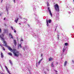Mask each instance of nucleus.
Returning <instances> with one entry per match:
<instances>
[{
	"label": "nucleus",
	"instance_id": "nucleus-1",
	"mask_svg": "<svg viewBox=\"0 0 74 74\" xmlns=\"http://www.w3.org/2000/svg\"><path fill=\"white\" fill-rule=\"evenodd\" d=\"M8 48L11 52H13L14 56H16V57H18L19 56V54H20L19 52L18 51H16V50L15 49L12 50L10 47H8Z\"/></svg>",
	"mask_w": 74,
	"mask_h": 74
},
{
	"label": "nucleus",
	"instance_id": "nucleus-2",
	"mask_svg": "<svg viewBox=\"0 0 74 74\" xmlns=\"http://www.w3.org/2000/svg\"><path fill=\"white\" fill-rule=\"evenodd\" d=\"M54 8L57 11L59 12V5L57 4H56L54 5Z\"/></svg>",
	"mask_w": 74,
	"mask_h": 74
},
{
	"label": "nucleus",
	"instance_id": "nucleus-3",
	"mask_svg": "<svg viewBox=\"0 0 74 74\" xmlns=\"http://www.w3.org/2000/svg\"><path fill=\"white\" fill-rule=\"evenodd\" d=\"M5 34L4 32H3V34H2L1 36L0 35V38H1V40H2V41H4V39L3 38Z\"/></svg>",
	"mask_w": 74,
	"mask_h": 74
},
{
	"label": "nucleus",
	"instance_id": "nucleus-4",
	"mask_svg": "<svg viewBox=\"0 0 74 74\" xmlns=\"http://www.w3.org/2000/svg\"><path fill=\"white\" fill-rule=\"evenodd\" d=\"M3 43H4V45H1V44H0V45L1 47H3V46H2V45H5L6 47H7V42H5V41L3 40Z\"/></svg>",
	"mask_w": 74,
	"mask_h": 74
},
{
	"label": "nucleus",
	"instance_id": "nucleus-5",
	"mask_svg": "<svg viewBox=\"0 0 74 74\" xmlns=\"http://www.w3.org/2000/svg\"><path fill=\"white\" fill-rule=\"evenodd\" d=\"M48 10L49 11V13L51 16H52V13H51V10H50V9H49V8H48Z\"/></svg>",
	"mask_w": 74,
	"mask_h": 74
},
{
	"label": "nucleus",
	"instance_id": "nucleus-6",
	"mask_svg": "<svg viewBox=\"0 0 74 74\" xmlns=\"http://www.w3.org/2000/svg\"><path fill=\"white\" fill-rule=\"evenodd\" d=\"M18 20H19V18H18L17 17H16V18H15V19L14 20V22L16 23H17V22H18Z\"/></svg>",
	"mask_w": 74,
	"mask_h": 74
},
{
	"label": "nucleus",
	"instance_id": "nucleus-7",
	"mask_svg": "<svg viewBox=\"0 0 74 74\" xmlns=\"http://www.w3.org/2000/svg\"><path fill=\"white\" fill-rule=\"evenodd\" d=\"M5 67L8 73H9V74H11V73H10V71L8 70V69L7 68V66H5Z\"/></svg>",
	"mask_w": 74,
	"mask_h": 74
},
{
	"label": "nucleus",
	"instance_id": "nucleus-8",
	"mask_svg": "<svg viewBox=\"0 0 74 74\" xmlns=\"http://www.w3.org/2000/svg\"><path fill=\"white\" fill-rule=\"evenodd\" d=\"M53 58H52V57H50L49 58V62H50V61H52V60H53Z\"/></svg>",
	"mask_w": 74,
	"mask_h": 74
},
{
	"label": "nucleus",
	"instance_id": "nucleus-9",
	"mask_svg": "<svg viewBox=\"0 0 74 74\" xmlns=\"http://www.w3.org/2000/svg\"><path fill=\"white\" fill-rule=\"evenodd\" d=\"M14 45L15 46H16V40H14Z\"/></svg>",
	"mask_w": 74,
	"mask_h": 74
},
{
	"label": "nucleus",
	"instance_id": "nucleus-10",
	"mask_svg": "<svg viewBox=\"0 0 74 74\" xmlns=\"http://www.w3.org/2000/svg\"><path fill=\"white\" fill-rule=\"evenodd\" d=\"M9 36L11 38H13V36H12V35H11V34H9Z\"/></svg>",
	"mask_w": 74,
	"mask_h": 74
},
{
	"label": "nucleus",
	"instance_id": "nucleus-11",
	"mask_svg": "<svg viewBox=\"0 0 74 74\" xmlns=\"http://www.w3.org/2000/svg\"><path fill=\"white\" fill-rule=\"evenodd\" d=\"M67 64V61H65L64 64V66H66Z\"/></svg>",
	"mask_w": 74,
	"mask_h": 74
},
{
	"label": "nucleus",
	"instance_id": "nucleus-12",
	"mask_svg": "<svg viewBox=\"0 0 74 74\" xmlns=\"http://www.w3.org/2000/svg\"><path fill=\"white\" fill-rule=\"evenodd\" d=\"M42 59H43L42 58V59L40 60L38 62V64H40V63H41V62L42 60Z\"/></svg>",
	"mask_w": 74,
	"mask_h": 74
},
{
	"label": "nucleus",
	"instance_id": "nucleus-13",
	"mask_svg": "<svg viewBox=\"0 0 74 74\" xmlns=\"http://www.w3.org/2000/svg\"><path fill=\"white\" fill-rule=\"evenodd\" d=\"M1 58H3V57H4V56H3V54L2 52L1 53Z\"/></svg>",
	"mask_w": 74,
	"mask_h": 74
},
{
	"label": "nucleus",
	"instance_id": "nucleus-14",
	"mask_svg": "<svg viewBox=\"0 0 74 74\" xmlns=\"http://www.w3.org/2000/svg\"><path fill=\"white\" fill-rule=\"evenodd\" d=\"M8 54L9 55H10V56H12V53H9Z\"/></svg>",
	"mask_w": 74,
	"mask_h": 74
},
{
	"label": "nucleus",
	"instance_id": "nucleus-15",
	"mask_svg": "<svg viewBox=\"0 0 74 74\" xmlns=\"http://www.w3.org/2000/svg\"><path fill=\"white\" fill-rule=\"evenodd\" d=\"M47 26H48V21L47 20Z\"/></svg>",
	"mask_w": 74,
	"mask_h": 74
},
{
	"label": "nucleus",
	"instance_id": "nucleus-16",
	"mask_svg": "<svg viewBox=\"0 0 74 74\" xmlns=\"http://www.w3.org/2000/svg\"><path fill=\"white\" fill-rule=\"evenodd\" d=\"M51 66L52 67H54V65H53V63L51 64Z\"/></svg>",
	"mask_w": 74,
	"mask_h": 74
},
{
	"label": "nucleus",
	"instance_id": "nucleus-17",
	"mask_svg": "<svg viewBox=\"0 0 74 74\" xmlns=\"http://www.w3.org/2000/svg\"><path fill=\"white\" fill-rule=\"evenodd\" d=\"M65 45H66V46H67V45H68V43H65Z\"/></svg>",
	"mask_w": 74,
	"mask_h": 74
},
{
	"label": "nucleus",
	"instance_id": "nucleus-18",
	"mask_svg": "<svg viewBox=\"0 0 74 74\" xmlns=\"http://www.w3.org/2000/svg\"><path fill=\"white\" fill-rule=\"evenodd\" d=\"M49 23H51V20H49L48 21Z\"/></svg>",
	"mask_w": 74,
	"mask_h": 74
},
{
	"label": "nucleus",
	"instance_id": "nucleus-19",
	"mask_svg": "<svg viewBox=\"0 0 74 74\" xmlns=\"http://www.w3.org/2000/svg\"><path fill=\"white\" fill-rule=\"evenodd\" d=\"M18 47H20V48H22V46H21V44H19V45L18 46Z\"/></svg>",
	"mask_w": 74,
	"mask_h": 74
},
{
	"label": "nucleus",
	"instance_id": "nucleus-20",
	"mask_svg": "<svg viewBox=\"0 0 74 74\" xmlns=\"http://www.w3.org/2000/svg\"><path fill=\"white\" fill-rule=\"evenodd\" d=\"M9 62H10V63L12 65V62H11L10 60H9Z\"/></svg>",
	"mask_w": 74,
	"mask_h": 74
},
{
	"label": "nucleus",
	"instance_id": "nucleus-21",
	"mask_svg": "<svg viewBox=\"0 0 74 74\" xmlns=\"http://www.w3.org/2000/svg\"><path fill=\"white\" fill-rule=\"evenodd\" d=\"M3 31L4 32V34L5 33H6V30L5 29H4Z\"/></svg>",
	"mask_w": 74,
	"mask_h": 74
},
{
	"label": "nucleus",
	"instance_id": "nucleus-22",
	"mask_svg": "<svg viewBox=\"0 0 74 74\" xmlns=\"http://www.w3.org/2000/svg\"><path fill=\"white\" fill-rule=\"evenodd\" d=\"M64 51H65V49H62V51L63 52H64Z\"/></svg>",
	"mask_w": 74,
	"mask_h": 74
},
{
	"label": "nucleus",
	"instance_id": "nucleus-23",
	"mask_svg": "<svg viewBox=\"0 0 74 74\" xmlns=\"http://www.w3.org/2000/svg\"><path fill=\"white\" fill-rule=\"evenodd\" d=\"M24 19H25V22H27V20L26 19V18H23Z\"/></svg>",
	"mask_w": 74,
	"mask_h": 74
},
{
	"label": "nucleus",
	"instance_id": "nucleus-24",
	"mask_svg": "<svg viewBox=\"0 0 74 74\" xmlns=\"http://www.w3.org/2000/svg\"><path fill=\"white\" fill-rule=\"evenodd\" d=\"M36 21H37V23H39V21H38V20H36Z\"/></svg>",
	"mask_w": 74,
	"mask_h": 74
},
{
	"label": "nucleus",
	"instance_id": "nucleus-25",
	"mask_svg": "<svg viewBox=\"0 0 74 74\" xmlns=\"http://www.w3.org/2000/svg\"><path fill=\"white\" fill-rule=\"evenodd\" d=\"M47 6L48 7V6H49V3H48V2H47Z\"/></svg>",
	"mask_w": 74,
	"mask_h": 74
},
{
	"label": "nucleus",
	"instance_id": "nucleus-26",
	"mask_svg": "<svg viewBox=\"0 0 74 74\" xmlns=\"http://www.w3.org/2000/svg\"><path fill=\"white\" fill-rule=\"evenodd\" d=\"M11 28L12 29V30H14V29H13V27H11Z\"/></svg>",
	"mask_w": 74,
	"mask_h": 74
},
{
	"label": "nucleus",
	"instance_id": "nucleus-27",
	"mask_svg": "<svg viewBox=\"0 0 74 74\" xmlns=\"http://www.w3.org/2000/svg\"><path fill=\"white\" fill-rule=\"evenodd\" d=\"M23 49L24 51H25V48L24 47H23Z\"/></svg>",
	"mask_w": 74,
	"mask_h": 74
},
{
	"label": "nucleus",
	"instance_id": "nucleus-28",
	"mask_svg": "<svg viewBox=\"0 0 74 74\" xmlns=\"http://www.w3.org/2000/svg\"><path fill=\"white\" fill-rule=\"evenodd\" d=\"M3 50H4V51H5V48H4V47H3Z\"/></svg>",
	"mask_w": 74,
	"mask_h": 74
},
{
	"label": "nucleus",
	"instance_id": "nucleus-29",
	"mask_svg": "<svg viewBox=\"0 0 74 74\" xmlns=\"http://www.w3.org/2000/svg\"><path fill=\"white\" fill-rule=\"evenodd\" d=\"M58 38V39L59 40V35H58V37H57Z\"/></svg>",
	"mask_w": 74,
	"mask_h": 74
},
{
	"label": "nucleus",
	"instance_id": "nucleus-30",
	"mask_svg": "<svg viewBox=\"0 0 74 74\" xmlns=\"http://www.w3.org/2000/svg\"><path fill=\"white\" fill-rule=\"evenodd\" d=\"M13 2H14V3H15V0H13Z\"/></svg>",
	"mask_w": 74,
	"mask_h": 74
},
{
	"label": "nucleus",
	"instance_id": "nucleus-31",
	"mask_svg": "<svg viewBox=\"0 0 74 74\" xmlns=\"http://www.w3.org/2000/svg\"><path fill=\"white\" fill-rule=\"evenodd\" d=\"M14 33H16V30L15 29H14Z\"/></svg>",
	"mask_w": 74,
	"mask_h": 74
},
{
	"label": "nucleus",
	"instance_id": "nucleus-32",
	"mask_svg": "<svg viewBox=\"0 0 74 74\" xmlns=\"http://www.w3.org/2000/svg\"><path fill=\"white\" fill-rule=\"evenodd\" d=\"M0 33H1V29L0 28Z\"/></svg>",
	"mask_w": 74,
	"mask_h": 74
},
{
	"label": "nucleus",
	"instance_id": "nucleus-33",
	"mask_svg": "<svg viewBox=\"0 0 74 74\" xmlns=\"http://www.w3.org/2000/svg\"><path fill=\"white\" fill-rule=\"evenodd\" d=\"M1 15H2V14L1 13V11H0V16H1Z\"/></svg>",
	"mask_w": 74,
	"mask_h": 74
},
{
	"label": "nucleus",
	"instance_id": "nucleus-34",
	"mask_svg": "<svg viewBox=\"0 0 74 74\" xmlns=\"http://www.w3.org/2000/svg\"><path fill=\"white\" fill-rule=\"evenodd\" d=\"M27 21H24V23L25 24V23H26V22Z\"/></svg>",
	"mask_w": 74,
	"mask_h": 74
},
{
	"label": "nucleus",
	"instance_id": "nucleus-35",
	"mask_svg": "<svg viewBox=\"0 0 74 74\" xmlns=\"http://www.w3.org/2000/svg\"><path fill=\"white\" fill-rule=\"evenodd\" d=\"M27 25H28V26H29V27H30V25H29V24H27Z\"/></svg>",
	"mask_w": 74,
	"mask_h": 74
},
{
	"label": "nucleus",
	"instance_id": "nucleus-36",
	"mask_svg": "<svg viewBox=\"0 0 74 74\" xmlns=\"http://www.w3.org/2000/svg\"><path fill=\"white\" fill-rule=\"evenodd\" d=\"M72 62L73 63H74V61H73V60H72Z\"/></svg>",
	"mask_w": 74,
	"mask_h": 74
},
{
	"label": "nucleus",
	"instance_id": "nucleus-37",
	"mask_svg": "<svg viewBox=\"0 0 74 74\" xmlns=\"http://www.w3.org/2000/svg\"><path fill=\"white\" fill-rule=\"evenodd\" d=\"M41 57H42V54H41Z\"/></svg>",
	"mask_w": 74,
	"mask_h": 74
},
{
	"label": "nucleus",
	"instance_id": "nucleus-38",
	"mask_svg": "<svg viewBox=\"0 0 74 74\" xmlns=\"http://www.w3.org/2000/svg\"><path fill=\"white\" fill-rule=\"evenodd\" d=\"M3 0H1V3H2V2H3Z\"/></svg>",
	"mask_w": 74,
	"mask_h": 74
},
{
	"label": "nucleus",
	"instance_id": "nucleus-39",
	"mask_svg": "<svg viewBox=\"0 0 74 74\" xmlns=\"http://www.w3.org/2000/svg\"><path fill=\"white\" fill-rule=\"evenodd\" d=\"M20 41H23V40L21 39L20 40Z\"/></svg>",
	"mask_w": 74,
	"mask_h": 74
},
{
	"label": "nucleus",
	"instance_id": "nucleus-40",
	"mask_svg": "<svg viewBox=\"0 0 74 74\" xmlns=\"http://www.w3.org/2000/svg\"><path fill=\"white\" fill-rule=\"evenodd\" d=\"M56 64H58V62H56Z\"/></svg>",
	"mask_w": 74,
	"mask_h": 74
},
{
	"label": "nucleus",
	"instance_id": "nucleus-41",
	"mask_svg": "<svg viewBox=\"0 0 74 74\" xmlns=\"http://www.w3.org/2000/svg\"><path fill=\"white\" fill-rule=\"evenodd\" d=\"M3 20H4V21L5 20V18H4Z\"/></svg>",
	"mask_w": 74,
	"mask_h": 74
},
{
	"label": "nucleus",
	"instance_id": "nucleus-42",
	"mask_svg": "<svg viewBox=\"0 0 74 74\" xmlns=\"http://www.w3.org/2000/svg\"><path fill=\"white\" fill-rule=\"evenodd\" d=\"M55 71L56 73H57V72H58V71L56 70H55Z\"/></svg>",
	"mask_w": 74,
	"mask_h": 74
},
{
	"label": "nucleus",
	"instance_id": "nucleus-43",
	"mask_svg": "<svg viewBox=\"0 0 74 74\" xmlns=\"http://www.w3.org/2000/svg\"><path fill=\"white\" fill-rule=\"evenodd\" d=\"M19 25H21V23H19Z\"/></svg>",
	"mask_w": 74,
	"mask_h": 74
},
{
	"label": "nucleus",
	"instance_id": "nucleus-44",
	"mask_svg": "<svg viewBox=\"0 0 74 74\" xmlns=\"http://www.w3.org/2000/svg\"><path fill=\"white\" fill-rule=\"evenodd\" d=\"M21 19H22V17H21Z\"/></svg>",
	"mask_w": 74,
	"mask_h": 74
},
{
	"label": "nucleus",
	"instance_id": "nucleus-45",
	"mask_svg": "<svg viewBox=\"0 0 74 74\" xmlns=\"http://www.w3.org/2000/svg\"><path fill=\"white\" fill-rule=\"evenodd\" d=\"M7 47H8V46H7Z\"/></svg>",
	"mask_w": 74,
	"mask_h": 74
},
{
	"label": "nucleus",
	"instance_id": "nucleus-46",
	"mask_svg": "<svg viewBox=\"0 0 74 74\" xmlns=\"http://www.w3.org/2000/svg\"><path fill=\"white\" fill-rule=\"evenodd\" d=\"M48 71H49V69H48Z\"/></svg>",
	"mask_w": 74,
	"mask_h": 74
},
{
	"label": "nucleus",
	"instance_id": "nucleus-47",
	"mask_svg": "<svg viewBox=\"0 0 74 74\" xmlns=\"http://www.w3.org/2000/svg\"><path fill=\"white\" fill-rule=\"evenodd\" d=\"M56 74H58V73H57Z\"/></svg>",
	"mask_w": 74,
	"mask_h": 74
}]
</instances>
